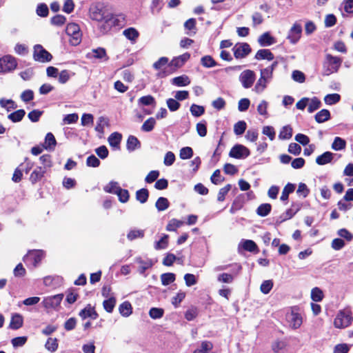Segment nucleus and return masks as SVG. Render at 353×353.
<instances>
[{
    "instance_id": "16",
    "label": "nucleus",
    "mask_w": 353,
    "mask_h": 353,
    "mask_svg": "<svg viewBox=\"0 0 353 353\" xmlns=\"http://www.w3.org/2000/svg\"><path fill=\"white\" fill-rule=\"evenodd\" d=\"M135 262L139 264V272L143 274L145 271L153 265V262L150 259H143L141 257H137Z\"/></svg>"
},
{
    "instance_id": "46",
    "label": "nucleus",
    "mask_w": 353,
    "mask_h": 353,
    "mask_svg": "<svg viewBox=\"0 0 353 353\" xmlns=\"http://www.w3.org/2000/svg\"><path fill=\"white\" fill-rule=\"evenodd\" d=\"M123 35L131 41H135L139 37V32L135 28H129L123 31Z\"/></svg>"
},
{
    "instance_id": "59",
    "label": "nucleus",
    "mask_w": 353,
    "mask_h": 353,
    "mask_svg": "<svg viewBox=\"0 0 353 353\" xmlns=\"http://www.w3.org/2000/svg\"><path fill=\"white\" fill-rule=\"evenodd\" d=\"M154 103L155 99L151 95L142 97L138 100V103L142 105H150L154 104Z\"/></svg>"
},
{
    "instance_id": "42",
    "label": "nucleus",
    "mask_w": 353,
    "mask_h": 353,
    "mask_svg": "<svg viewBox=\"0 0 353 353\" xmlns=\"http://www.w3.org/2000/svg\"><path fill=\"white\" fill-rule=\"evenodd\" d=\"M155 206L159 211H164L169 207V201L165 197H159L156 203Z\"/></svg>"
},
{
    "instance_id": "62",
    "label": "nucleus",
    "mask_w": 353,
    "mask_h": 353,
    "mask_svg": "<svg viewBox=\"0 0 353 353\" xmlns=\"http://www.w3.org/2000/svg\"><path fill=\"white\" fill-rule=\"evenodd\" d=\"M0 105L1 107L6 108L8 111L17 108L15 103L10 99H0Z\"/></svg>"
},
{
    "instance_id": "43",
    "label": "nucleus",
    "mask_w": 353,
    "mask_h": 353,
    "mask_svg": "<svg viewBox=\"0 0 353 353\" xmlns=\"http://www.w3.org/2000/svg\"><path fill=\"white\" fill-rule=\"evenodd\" d=\"M155 124V119L153 117H150L143 123L141 126V130L147 132H150L154 129Z\"/></svg>"
},
{
    "instance_id": "2",
    "label": "nucleus",
    "mask_w": 353,
    "mask_h": 353,
    "mask_svg": "<svg viewBox=\"0 0 353 353\" xmlns=\"http://www.w3.org/2000/svg\"><path fill=\"white\" fill-rule=\"evenodd\" d=\"M352 319V314L350 310H342L338 312L334 320V325L336 328H345L350 325Z\"/></svg>"
},
{
    "instance_id": "11",
    "label": "nucleus",
    "mask_w": 353,
    "mask_h": 353,
    "mask_svg": "<svg viewBox=\"0 0 353 353\" xmlns=\"http://www.w3.org/2000/svg\"><path fill=\"white\" fill-rule=\"evenodd\" d=\"M302 32V26L300 23H294L288 32L287 39L292 44L296 43L301 37Z\"/></svg>"
},
{
    "instance_id": "3",
    "label": "nucleus",
    "mask_w": 353,
    "mask_h": 353,
    "mask_svg": "<svg viewBox=\"0 0 353 353\" xmlns=\"http://www.w3.org/2000/svg\"><path fill=\"white\" fill-rule=\"evenodd\" d=\"M286 320L291 328L296 330L301 327L303 323L301 314L296 307H292L286 314Z\"/></svg>"
},
{
    "instance_id": "10",
    "label": "nucleus",
    "mask_w": 353,
    "mask_h": 353,
    "mask_svg": "<svg viewBox=\"0 0 353 353\" xmlns=\"http://www.w3.org/2000/svg\"><path fill=\"white\" fill-rule=\"evenodd\" d=\"M169 59L168 57H162L158 59L156 62L153 63V68L156 70H158L159 72L157 76L160 78H163L169 75L172 73V72H168L164 70L163 68L168 65H169Z\"/></svg>"
},
{
    "instance_id": "57",
    "label": "nucleus",
    "mask_w": 353,
    "mask_h": 353,
    "mask_svg": "<svg viewBox=\"0 0 353 353\" xmlns=\"http://www.w3.org/2000/svg\"><path fill=\"white\" fill-rule=\"evenodd\" d=\"M190 112L193 116L197 117L204 114L205 109L201 105L192 104L190 107Z\"/></svg>"
},
{
    "instance_id": "23",
    "label": "nucleus",
    "mask_w": 353,
    "mask_h": 353,
    "mask_svg": "<svg viewBox=\"0 0 353 353\" xmlns=\"http://www.w3.org/2000/svg\"><path fill=\"white\" fill-rule=\"evenodd\" d=\"M46 170L45 168L38 167L37 168L30 174V180L32 183H37L38 181L41 180L42 177L44 176Z\"/></svg>"
},
{
    "instance_id": "61",
    "label": "nucleus",
    "mask_w": 353,
    "mask_h": 353,
    "mask_svg": "<svg viewBox=\"0 0 353 353\" xmlns=\"http://www.w3.org/2000/svg\"><path fill=\"white\" fill-rule=\"evenodd\" d=\"M262 133L268 137L271 141H273L275 138L276 132L272 126H264L262 130Z\"/></svg>"
},
{
    "instance_id": "6",
    "label": "nucleus",
    "mask_w": 353,
    "mask_h": 353,
    "mask_svg": "<svg viewBox=\"0 0 353 353\" xmlns=\"http://www.w3.org/2000/svg\"><path fill=\"white\" fill-rule=\"evenodd\" d=\"M17 66V60L11 55H6L0 59V72H10L14 70Z\"/></svg>"
},
{
    "instance_id": "58",
    "label": "nucleus",
    "mask_w": 353,
    "mask_h": 353,
    "mask_svg": "<svg viewBox=\"0 0 353 353\" xmlns=\"http://www.w3.org/2000/svg\"><path fill=\"white\" fill-rule=\"evenodd\" d=\"M163 310L158 307H152L149 311L150 316L153 319H160L163 315Z\"/></svg>"
},
{
    "instance_id": "36",
    "label": "nucleus",
    "mask_w": 353,
    "mask_h": 353,
    "mask_svg": "<svg viewBox=\"0 0 353 353\" xmlns=\"http://www.w3.org/2000/svg\"><path fill=\"white\" fill-rule=\"evenodd\" d=\"M295 189L294 185L292 183H288L283 188L281 196V200L282 201H286L288 199L289 194L294 192Z\"/></svg>"
},
{
    "instance_id": "55",
    "label": "nucleus",
    "mask_w": 353,
    "mask_h": 353,
    "mask_svg": "<svg viewBox=\"0 0 353 353\" xmlns=\"http://www.w3.org/2000/svg\"><path fill=\"white\" fill-rule=\"evenodd\" d=\"M193 156V150L190 147H184L180 150L179 157L181 159H189Z\"/></svg>"
},
{
    "instance_id": "32",
    "label": "nucleus",
    "mask_w": 353,
    "mask_h": 353,
    "mask_svg": "<svg viewBox=\"0 0 353 353\" xmlns=\"http://www.w3.org/2000/svg\"><path fill=\"white\" fill-rule=\"evenodd\" d=\"M269 80L263 78V77H260V78L259 79V80L257 81L255 86H254V90L256 92V93H261L263 92V90L265 89V88L267 87V84L269 83Z\"/></svg>"
},
{
    "instance_id": "9",
    "label": "nucleus",
    "mask_w": 353,
    "mask_h": 353,
    "mask_svg": "<svg viewBox=\"0 0 353 353\" xmlns=\"http://www.w3.org/2000/svg\"><path fill=\"white\" fill-rule=\"evenodd\" d=\"M250 154V152L245 146L236 144L234 145L230 151V157L235 159H245L248 157Z\"/></svg>"
},
{
    "instance_id": "25",
    "label": "nucleus",
    "mask_w": 353,
    "mask_h": 353,
    "mask_svg": "<svg viewBox=\"0 0 353 353\" xmlns=\"http://www.w3.org/2000/svg\"><path fill=\"white\" fill-rule=\"evenodd\" d=\"M255 59L258 60L268 59L271 61L274 59V54L268 49H261L257 51Z\"/></svg>"
},
{
    "instance_id": "45",
    "label": "nucleus",
    "mask_w": 353,
    "mask_h": 353,
    "mask_svg": "<svg viewBox=\"0 0 353 353\" xmlns=\"http://www.w3.org/2000/svg\"><path fill=\"white\" fill-rule=\"evenodd\" d=\"M341 97L339 94H329L324 97V101L327 105H334L340 101Z\"/></svg>"
},
{
    "instance_id": "41",
    "label": "nucleus",
    "mask_w": 353,
    "mask_h": 353,
    "mask_svg": "<svg viewBox=\"0 0 353 353\" xmlns=\"http://www.w3.org/2000/svg\"><path fill=\"white\" fill-rule=\"evenodd\" d=\"M213 347V345L210 341H203L199 348L194 350V353H208Z\"/></svg>"
},
{
    "instance_id": "24",
    "label": "nucleus",
    "mask_w": 353,
    "mask_h": 353,
    "mask_svg": "<svg viewBox=\"0 0 353 353\" xmlns=\"http://www.w3.org/2000/svg\"><path fill=\"white\" fill-rule=\"evenodd\" d=\"M122 136L118 132L112 133L108 137V143L110 145L115 149L119 148Z\"/></svg>"
},
{
    "instance_id": "49",
    "label": "nucleus",
    "mask_w": 353,
    "mask_h": 353,
    "mask_svg": "<svg viewBox=\"0 0 353 353\" xmlns=\"http://www.w3.org/2000/svg\"><path fill=\"white\" fill-rule=\"evenodd\" d=\"M246 123L244 121H239L234 125V132L236 135H241L246 130Z\"/></svg>"
},
{
    "instance_id": "31",
    "label": "nucleus",
    "mask_w": 353,
    "mask_h": 353,
    "mask_svg": "<svg viewBox=\"0 0 353 353\" xmlns=\"http://www.w3.org/2000/svg\"><path fill=\"white\" fill-rule=\"evenodd\" d=\"M346 141L341 137H336L334 138L332 144V149L335 151L342 150L345 148Z\"/></svg>"
},
{
    "instance_id": "26",
    "label": "nucleus",
    "mask_w": 353,
    "mask_h": 353,
    "mask_svg": "<svg viewBox=\"0 0 353 353\" xmlns=\"http://www.w3.org/2000/svg\"><path fill=\"white\" fill-rule=\"evenodd\" d=\"M184 28L186 30L189 31L186 32L187 34L190 36L195 34L196 30L195 19L191 18L187 20L184 23Z\"/></svg>"
},
{
    "instance_id": "8",
    "label": "nucleus",
    "mask_w": 353,
    "mask_h": 353,
    "mask_svg": "<svg viewBox=\"0 0 353 353\" xmlns=\"http://www.w3.org/2000/svg\"><path fill=\"white\" fill-rule=\"evenodd\" d=\"M256 79V74L254 71L251 70H245L243 71L239 75V81L242 86L245 88H250L252 86Z\"/></svg>"
},
{
    "instance_id": "20",
    "label": "nucleus",
    "mask_w": 353,
    "mask_h": 353,
    "mask_svg": "<svg viewBox=\"0 0 353 353\" xmlns=\"http://www.w3.org/2000/svg\"><path fill=\"white\" fill-rule=\"evenodd\" d=\"M334 156L331 152H325L322 154L318 156L316 159V163L319 165L327 164L332 161Z\"/></svg>"
},
{
    "instance_id": "22",
    "label": "nucleus",
    "mask_w": 353,
    "mask_h": 353,
    "mask_svg": "<svg viewBox=\"0 0 353 353\" xmlns=\"http://www.w3.org/2000/svg\"><path fill=\"white\" fill-rule=\"evenodd\" d=\"M23 316L19 314H14L12 316L10 323V327L12 330H17L23 325Z\"/></svg>"
},
{
    "instance_id": "54",
    "label": "nucleus",
    "mask_w": 353,
    "mask_h": 353,
    "mask_svg": "<svg viewBox=\"0 0 353 353\" xmlns=\"http://www.w3.org/2000/svg\"><path fill=\"white\" fill-rule=\"evenodd\" d=\"M273 281L272 280L264 281L260 287L261 292L264 294H268L273 288Z\"/></svg>"
},
{
    "instance_id": "13",
    "label": "nucleus",
    "mask_w": 353,
    "mask_h": 353,
    "mask_svg": "<svg viewBox=\"0 0 353 353\" xmlns=\"http://www.w3.org/2000/svg\"><path fill=\"white\" fill-rule=\"evenodd\" d=\"M232 50L236 59H243L251 52V48L247 43H237Z\"/></svg>"
},
{
    "instance_id": "39",
    "label": "nucleus",
    "mask_w": 353,
    "mask_h": 353,
    "mask_svg": "<svg viewBox=\"0 0 353 353\" xmlns=\"http://www.w3.org/2000/svg\"><path fill=\"white\" fill-rule=\"evenodd\" d=\"M120 188L117 182L111 181L104 187L103 190L106 192L117 194Z\"/></svg>"
},
{
    "instance_id": "12",
    "label": "nucleus",
    "mask_w": 353,
    "mask_h": 353,
    "mask_svg": "<svg viewBox=\"0 0 353 353\" xmlns=\"http://www.w3.org/2000/svg\"><path fill=\"white\" fill-rule=\"evenodd\" d=\"M63 298V294L48 296L43 299L42 304L47 309H55L59 306Z\"/></svg>"
},
{
    "instance_id": "15",
    "label": "nucleus",
    "mask_w": 353,
    "mask_h": 353,
    "mask_svg": "<svg viewBox=\"0 0 353 353\" xmlns=\"http://www.w3.org/2000/svg\"><path fill=\"white\" fill-rule=\"evenodd\" d=\"M190 58V54L185 52L181 55L174 57L169 63V66L174 67V70L181 68Z\"/></svg>"
},
{
    "instance_id": "63",
    "label": "nucleus",
    "mask_w": 353,
    "mask_h": 353,
    "mask_svg": "<svg viewBox=\"0 0 353 353\" xmlns=\"http://www.w3.org/2000/svg\"><path fill=\"white\" fill-rule=\"evenodd\" d=\"M14 52L19 55H26L28 52V48L27 46L22 43H17L14 46Z\"/></svg>"
},
{
    "instance_id": "47",
    "label": "nucleus",
    "mask_w": 353,
    "mask_h": 353,
    "mask_svg": "<svg viewBox=\"0 0 353 353\" xmlns=\"http://www.w3.org/2000/svg\"><path fill=\"white\" fill-rule=\"evenodd\" d=\"M45 347L51 352H54L58 348V342L56 338H49L45 345Z\"/></svg>"
},
{
    "instance_id": "37",
    "label": "nucleus",
    "mask_w": 353,
    "mask_h": 353,
    "mask_svg": "<svg viewBox=\"0 0 353 353\" xmlns=\"http://www.w3.org/2000/svg\"><path fill=\"white\" fill-rule=\"evenodd\" d=\"M323 292L319 288H314L311 291V299L315 302H320L323 299Z\"/></svg>"
},
{
    "instance_id": "51",
    "label": "nucleus",
    "mask_w": 353,
    "mask_h": 353,
    "mask_svg": "<svg viewBox=\"0 0 353 353\" xmlns=\"http://www.w3.org/2000/svg\"><path fill=\"white\" fill-rule=\"evenodd\" d=\"M175 280V274L173 273H164L161 276V281L163 285H168Z\"/></svg>"
},
{
    "instance_id": "38",
    "label": "nucleus",
    "mask_w": 353,
    "mask_h": 353,
    "mask_svg": "<svg viewBox=\"0 0 353 353\" xmlns=\"http://www.w3.org/2000/svg\"><path fill=\"white\" fill-rule=\"evenodd\" d=\"M116 304V299L114 297L110 296L103 303L105 310L109 313L113 311V309Z\"/></svg>"
},
{
    "instance_id": "1",
    "label": "nucleus",
    "mask_w": 353,
    "mask_h": 353,
    "mask_svg": "<svg viewBox=\"0 0 353 353\" xmlns=\"http://www.w3.org/2000/svg\"><path fill=\"white\" fill-rule=\"evenodd\" d=\"M342 60L336 57H333L331 54L326 55V61L323 65V74L328 76L332 73L338 72Z\"/></svg>"
},
{
    "instance_id": "35",
    "label": "nucleus",
    "mask_w": 353,
    "mask_h": 353,
    "mask_svg": "<svg viewBox=\"0 0 353 353\" xmlns=\"http://www.w3.org/2000/svg\"><path fill=\"white\" fill-rule=\"evenodd\" d=\"M148 196L149 192L145 188H142L136 192V199L141 203H145L148 201Z\"/></svg>"
},
{
    "instance_id": "29",
    "label": "nucleus",
    "mask_w": 353,
    "mask_h": 353,
    "mask_svg": "<svg viewBox=\"0 0 353 353\" xmlns=\"http://www.w3.org/2000/svg\"><path fill=\"white\" fill-rule=\"evenodd\" d=\"M330 118V113L329 110L323 109L315 115V120L317 123H323Z\"/></svg>"
},
{
    "instance_id": "40",
    "label": "nucleus",
    "mask_w": 353,
    "mask_h": 353,
    "mask_svg": "<svg viewBox=\"0 0 353 353\" xmlns=\"http://www.w3.org/2000/svg\"><path fill=\"white\" fill-rule=\"evenodd\" d=\"M183 225V221L172 219H171L166 226L168 231H176L177 228L181 227Z\"/></svg>"
},
{
    "instance_id": "52",
    "label": "nucleus",
    "mask_w": 353,
    "mask_h": 353,
    "mask_svg": "<svg viewBox=\"0 0 353 353\" xmlns=\"http://www.w3.org/2000/svg\"><path fill=\"white\" fill-rule=\"evenodd\" d=\"M168 245V235L163 234L161 239L155 243L154 248L157 250L165 249Z\"/></svg>"
},
{
    "instance_id": "60",
    "label": "nucleus",
    "mask_w": 353,
    "mask_h": 353,
    "mask_svg": "<svg viewBox=\"0 0 353 353\" xmlns=\"http://www.w3.org/2000/svg\"><path fill=\"white\" fill-rule=\"evenodd\" d=\"M72 74H74L72 72L67 70H62L59 74V82L61 83H65Z\"/></svg>"
},
{
    "instance_id": "4",
    "label": "nucleus",
    "mask_w": 353,
    "mask_h": 353,
    "mask_svg": "<svg viewBox=\"0 0 353 353\" xmlns=\"http://www.w3.org/2000/svg\"><path fill=\"white\" fill-rule=\"evenodd\" d=\"M66 34L70 37V42L72 46H77L81 40V33L79 26L74 23L68 24Z\"/></svg>"
},
{
    "instance_id": "5",
    "label": "nucleus",
    "mask_w": 353,
    "mask_h": 353,
    "mask_svg": "<svg viewBox=\"0 0 353 353\" xmlns=\"http://www.w3.org/2000/svg\"><path fill=\"white\" fill-rule=\"evenodd\" d=\"M33 58L36 61L46 63L52 60V56L41 45L37 44L34 46Z\"/></svg>"
},
{
    "instance_id": "28",
    "label": "nucleus",
    "mask_w": 353,
    "mask_h": 353,
    "mask_svg": "<svg viewBox=\"0 0 353 353\" xmlns=\"http://www.w3.org/2000/svg\"><path fill=\"white\" fill-rule=\"evenodd\" d=\"M120 314L125 317L129 316L132 312L131 304L128 301H125L119 306Z\"/></svg>"
},
{
    "instance_id": "64",
    "label": "nucleus",
    "mask_w": 353,
    "mask_h": 353,
    "mask_svg": "<svg viewBox=\"0 0 353 353\" xmlns=\"http://www.w3.org/2000/svg\"><path fill=\"white\" fill-rule=\"evenodd\" d=\"M350 346L345 343L336 345L334 348V353H348Z\"/></svg>"
},
{
    "instance_id": "33",
    "label": "nucleus",
    "mask_w": 353,
    "mask_h": 353,
    "mask_svg": "<svg viewBox=\"0 0 353 353\" xmlns=\"http://www.w3.org/2000/svg\"><path fill=\"white\" fill-rule=\"evenodd\" d=\"M26 114V112L24 110H18L8 116V118L11 120L12 122H19L22 120Z\"/></svg>"
},
{
    "instance_id": "27",
    "label": "nucleus",
    "mask_w": 353,
    "mask_h": 353,
    "mask_svg": "<svg viewBox=\"0 0 353 353\" xmlns=\"http://www.w3.org/2000/svg\"><path fill=\"white\" fill-rule=\"evenodd\" d=\"M292 137V128L290 125L283 126L279 132V138L282 140L290 139Z\"/></svg>"
},
{
    "instance_id": "50",
    "label": "nucleus",
    "mask_w": 353,
    "mask_h": 353,
    "mask_svg": "<svg viewBox=\"0 0 353 353\" xmlns=\"http://www.w3.org/2000/svg\"><path fill=\"white\" fill-rule=\"evenodd\" d=\"M241 245L244 250L249 252H254L257 250L256 244L252 240H243L241 241Z\"/></svg>"
},
{
    "instance_id": "44",
    "label": "nucleus",
    "mask_w": 353,
    "mask_h": 353,
    "mask_svg": "<svg viewBox=\"0 0 353 353\" xmlns=\"http://www.w3.org/2000/svg\"><path fill=\"white\" fill-rule=\"evenodd\" d=\"M268 103L265 101L262 100L257 106V112L260 115H262L265 117V118L268 117Z\"/></svg>"
},
{
    "instance_id": "34",
    "label": "nucleus",
    "mask_w": 353,
    "mask_h": 353,
    "mask_svg": "<svg viewBox=\"0 0 353 353\" xmlns=\"http://www.w3.org/2000/svg\"><path fill=\"white\" fill-rule=\"evenodd\" d=\"M271 209H272V206L270 204L263 203L258 207V208L256 210V213L260 216H262V217L266 216L270 212Z\"/></svg>"
},
{
    "instance_id": "21",
    "label": "nucleus",
    "mask_w": 353,
    "mask_h": 353,
    "mask_svg": "<svg viewBox=\"0 0 353 353\" xmlns=\"http://www.w3.org/2000/svg\"><path fill=\"white\" fill-rule=\"evenodd\" d=\"M171 83L178 87H183L190 83V79L187 75L183 74L172 79Z\"/></svg>"
},
{
    "instance_id": "7",
    "label": "nucleus",
    "mask_w": 353,
    "mask_h": 353,
    "mask_svg": "<svg viewBox=\"0 0 353 353\" xmlns=\"http://www.w3.org/2000/svg\"><path fill=\"white\" fill-rule=\"evenodd\" d=\"M45 253L43 250H32L23 257L25 263H30L34 267H36L44 258Z\"/></svg>"
},
{
    "instance_id": "30",
    "label": "nucleus",
    "mask_w": 353,
    "mask_h": 353,
    "mask_svg": "<svg viewBox=\"0 0 353 353\" xmlns=\"http://www.w3.org/2000/svg\"><path fill=\"white\" fill-rule=\"evenodd\" d=\"M126 146L129 151H134L140 147V142L137 137L130 136L128 139Z\"/></svg>"
},
{
    "instance_id": "56",
    "label": "nucleus",
    "mask_w": 353,
    "mask_h": 353,
    "mask_svg": "<svg viewBox=\"0 0 353 353\" xmlns=\"http://www.w3.org/2000/svg\"><path fill=\"white\" fill-rule=\"evenodd\" d=\"M144 236V231L142 230H130L127 237L130 241L134 240L138 238H143Z\"/></svg>"
},
{
    "instance_id": "53",
    "label": "nucleus",
    "mask_w": 353,
    "mask_h": 353,
    "mask_svg": "<svg viewBox=\"0 0 353 353\" xmlns=\"http://www.w3.org/2000/svg\"><path fill=\"white\" fill-rule=\"evenodd\" d=\"M201 64L205 68H212L216 65V62L213 59L211 56L206 55L201 58Z\"/></svg>"
},
{
    "instance_id": "19",
    "label": "nucleus",
    "mask_w": 353,
    "mask_h": 353,
    "mask_svg": "<svg viewBox=\"0 0 353 353\" xmlns=\"http://www.w3.org/2000/svg\"><path fill=\"white\" fill-rule=\"evenodd\" d=\"M261 46H270L276 43L275 39L269 32L262 34L258 39Z\"/></svg>"
},
{
    "instance_id": "48",
    "label": "nucleus",
    "mask_w": 353,
    "mask_h": 353,
    "mask_svg": "<svg viewBox=\"0 0 353 353\" xmlns=\"http://www.w3.org/2000/svg\"><path fill=\"white\" fill-rule=\"evenodd\" d=\"M321 105V101L316 97H314L312 99H310L309 103H308V108L307 111L310 113H312L314 112L315 110H318L320 108Z\"/></svg>"
},
{
    "instance_id": "18",
    "label": "nucleus",
    "mask_w": 353,
    "mask_h": 353,
    "mask_svg": "<svg viewBox=\"0 0 353 353\" xmlns=\"http://www.w3.org/2000/svg\"><path fill=\"white\" fill-rule=\"evenodd\" d=\"M57 145V141L54 136L51 132L47 133L43 143V148L49 151H52Z\"/></svg>"
},
{
    "instance_id": "17",
    "label": "nucleus",
    "mask_w": 353,
    "mask_h": 353,
    "mask_svg": "<svg viewBox=\"0 0 353 353\" xmlns=\"http://www.w3.org/2000/svg\"><path fill=\"white\" fill-rule=\"evenodd\" d=\"M79 316L85 319L86 318H91L92 319H96L98 317V314L96 312L94 308L90 305H88L84 309L79 312Z\"/></svg>"
},
{
    "instance_id": "14",
    "label": "nucleus",
    "mask_w": 353,
    "mask_h": 353,
    "mask_svg": "<svg viewBox=\"0 0 353 353\" xmlns=\"http://www.w3.org/2000/svg\"><path fill=\"white\" fill-rule=\"evenodd\" d=\"M117 19L111 14H108L101 20L100 29L102 33L108 32L112 26L116 25Z\"/></svg>"
}]
</instances>
